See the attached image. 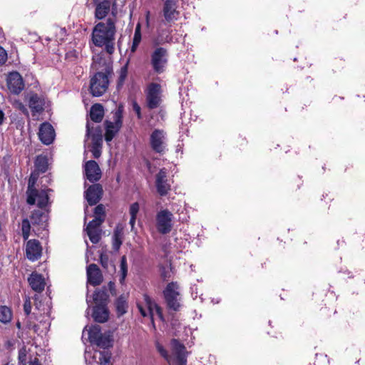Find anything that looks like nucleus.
Wrapping results in <instances>:
<instances>
[{
    "label": "nucleus",
    "mask_w": 365,
    "mask_h": 365,
    "mask_svg": "<svg viewBox=\"0 0 365 365\" xmlns=\"http://www.w3.org/2000/svg\"><path fill=\"white\" fill-rule=\"evenodd\" d=\"M101 63L104 66L103 71L97 72L90 81V91L92 96L98 97L103 95L109 85V77L113 74V67L110 62H106L101 57L93 58V66L95 69L101 68Z\"/></svg>",
    "instance_id": "f257e3e1"
},
{
    "label": "nucleus",
    "mask_w": 365,
    "mask_h": 365,
    "mask_svg": "<svg viewBox=\"0 0 365 365\" xmlns=\"http://www.w3.org/2000/svg\"><path fill=\"white\" fill-rule=\"evenodd\" d=\"M172 355H168L167 351L159 342L156 343V349L160 355L166 359L170 365H186L187 352L183 344L177 339L171 341Z\"/></svg>",
    "instance_id": "f03ea898"
},
{
    "label": "nucleus",
    "mask_w": 365,
    "mask_h": 365,
    "mask_svg": "<svg viewBox=\"0 0 365 365\" xmlns=\"http://www.w3.org/2000/svg\"><path fill=\"white\" fill-rule=\"evenodd\" d=\"M115 33V24H96L93 29V42L96 46L102 47L106 41L114 40Z\"/></svg>",
    "instance_id": "7ed1b4c3"
},
{
    "label": "nucleus",
    "mask_w": 365,
    "mask_h": 365,
    "mask_svg": "<svg viewBox=\"0 0 365 365\" xmlns=\"http://www.w3.org/2000/svg\"><path fill=\"white\" fill-rule=\"evenodd\" d=\"M137 307L141 315L144 317H149L153 323L155 314L160 319H163L160 307L147 294H143V301L138 302Z\"/></svg>",
    "instance_id": "20e7f679"
},
{
    "label": "nucleus",
    "mask_w": 365,
    "mask_h": 365,
    "mask_svg": "<svg viewBox=\"0 0 365 365\" xmlns=\"http://www.w3.org/2000/svg\"><path fill=\"white\" fill-rule=\"evenodd\" d=\"M146 105L149 109L158 108L162 103V88L159 83H150L145 90Z\"/></svg>",
    "instance_id": "39448f33"
},
{
    "label": "nucleus",
    "mask_w": 365,
    "mask_h": 365,
    "mask_svg": "<svg viewBox=\"0 0 365 365\" xmlns=\"http://www.w3.org/2000/svg\"><path fill=\"white\" fill-rule=\"evenodd\" d=\"M164 297L170 309L175 311L180 308V292L176 282L169 283L163 291Z\"/></svg>",
    "instance_id": "423d86ee"
},
{
    "label": "nucleus",
    "mask_w": 365,
    "mask_h": 365,
    "mask_svg": "<svg viewBox=\"0 0 365 365\" xmlns=\"http://www.w3.org/2000/svg\"><path fill=\"white\" fill-rule=\"evenodd\" d=\"M150 144L154 152L164 154L168 150L165 133L163 130H154L150 136Z\"/></svg>",
    "instance_id": "0eeeda50"
},
{
    "label": "nucleus",
    "mask_w": 365,
    "mask_h": 365,
    "mask_svg": "<svg viewBox=\"0 0 365 365\" xmlns=\"http://www.w3.org/2000/svg\"><path fill=\"white\" fill-rule=\"evenodd\" d=\"M173 215L168 210H163L156 215V227L161 234L169 233L173 227Z\"/></svg>",
    "instance_id": "6e6552de"
},
{
    "label": "nucleus",
    "mask_w": 365,
    "mask_h": 365,
    "mask_svg": "<svg viewBox=\"0 0 365 365\" xmlns=\"http://www.w3.org/2000/svg\"><path fill=\"white\" fill-rule=\"evenodd\" d=\"M168 63L166 49L160 47L156 48L151 56V64L155 72L161 73L165 71Z\"/></svg>",
    "instance_id": "1a4fd4ad"
},
{
    "label": "nucleus",
    "mask_w": 365,
    "mask_h": 365,
    "mask_svg": "<svg viewBox=\"0 0 365 365\" xmlns=\"http://www.w3.org/2000/svg\"><path fill=\"white\" fill-rule=\"evenodd\" d=\"M155 187L160 196L166 195L171 190V182L168 178V172L165 168L160 169L156 174Z\"/></svg>",
    "instance_id": "9d476101"
},
{
    "label": "nucleus",
    "mask_w": 365,
    "mask_h": 365,
    "mask_svg": "<svg viewBox=\"0 0 365 365\" xmlns=\"http://www.w3.org/2000/svg\"><path fill=\"white\" fill-rule=\"evenodd\" d=\"M105 125V140L108 143L113 139L122 126V116L120 113L119 111L116 112L114 115V122L106 120Z\"/></svg>",
    "instance_id": "9b49d317"
},
{
    "label": "nucleus",
    "mask_w": 365,
    "mask_h": 365,
    "mask_svg": "<svg viewBox=\"0 0 365 365\" xmlns=\"http://www.w3.org/2000/svg\"><path fill=\"white\" fill-rule=\"evenodd\" d=\"M42 247L37 240H27L26 244V256L31 262L37 261L41 257Z\"/></svg>",
    "instance_id": "f8f14e48"
},
{
    "label": "nucleus",
    "mask_w": 365,
    "mask_h": 365,
    "mask_svg": "<svg viewBox=\"0 0 365 365\" xmlns=\"http://www.w3.org/2000/svg\"><path fill=\"white\" fill-rule=\"evenodd\" d=\"M84 172L87 180L91 182L98 181L101 178V170L94 160H88L84 165Z\"/></svg>",
    "instance_id": "ddd939ff"
},
{
    "label": "nucleus",
    "mask_w": 365,
    "mask_h": 365,
    "mask_svg": "<svg viewBox=\"0 0 365 365\" xmlns=\"http://www.w3.org/2000/svg\"><path fill=\"white\" fill-rule=\"evenodd\" d=\"M9 89L15 94H19L24 88V83L21 76L18 72H11L7 78Z\"/></svg>",
    "instance_id": "4468645a"
},
{
    "label": "nucleus",
    "mask_w": 365,
    "mask_h": 365,
    "mask_svg": "<svg viewBox=\"0 0 365 365\" xmlns=\"http://www.w3.org/2000/svg\"><path fill=\"white\" fill-rule=\"evenodd\" d=\"M38 137L43 144H51L55 138V130L53 126L49 123H43L39 128Z\"/></svg>",
    "instance_id": "2eb2a0df"
},
{
    "label": "nucleus",
    "mask_w": 365,
    "mask_h": 365,
    "mask_svg": "<svg viewBox=\"0 0 365 365\" xmlns=\"http://www.w3.org/2000/svg\"><path fill=\"white\" fill-rule=\"evenodd\" d=\"M103 195V187L100 184L91 185L85 191V197L90 205H96Z\"/></svg>",
    "instance_id": "dca6fc26"
},
{
    "label": "nucleus",
    "mask_w": 365,
    "mask_h": 365,
    "mask_svg": "<svg viewBox=\"0 0 365 365\" xmlns=\"http://www.w3.org/2000/svg\"><path fill=\"white\" fill-rule=\"evenodd\" d=\"M36 193L33 195L34 202L28 203L30 205H34L36 203L39 208H46L49 204L48 192L51 191L50 189H44L38 190L35 189Z\"/></svg>",
    "instance_id": "f3484780"
},
{
    "label": "nucleus",
    "mask_w": 365,
    "mask_h": 365,
    "mask_svg": "<svg viewBox=\"0 0 365 365\" xmlns=\"http://www.w3.org/2000/svg\"><path fill=\"white\" fill-rule=\"evenodd\" d=\"M86 273L88 282L91 284L96 286L103 282V275L96 264H91L88 266Z\"/></svg>",
    "instance_id": "a211bd4d"
},
{
    "label": "nucleus",
    "mask_w": 365,
    "mask_h": 365,
    "mask_svg": "<svg viewBox=\"0 0 365 365\" xmlns=\"http://www.w3.org/2000/svg\"><path fill=\"white\" fill-rule=\"evenodd\" d=\"M177 2L178 0H166L164 4L163 14L167 21H173L176 19V16L178 14L177 11Z\"/></svg>",
    "instance_id": "6ab92c4d"
},
{
    "label": "nucleus",
    "mask_w": 365,
    "mask_h": 365,
    "mask_svg": "<svg viewBox=\"0 0 365 365\" xmlns=\"http://www.w3.org/2000/svg\"><path fill=\"white\" fill-rule=\"evenodd\" d=\"M28 281L31 289L35 292H41L44 289L46 283L41 274L33 272L28 278Z\"/></svg>",
    "instance_id": "aec40b11"
},
{
    "label": "nucleus",
    "mask_w": 365,
    "mask_h": 365,
    "mask_svg": "<svg viewBox=\"0 0 365 365\" xmlns=\"http://www.w3.org/2000/svg\"><path fill=\"white\" fill-rule=\"evenodd\" d=\"M111 2L109 0H103L96 3L95 16L98 20L103 19L110 11Z\"/></svg>",
    "instance_id": "412c9836"
},
{
    "label": "nucleus",
    "mask_w": 365,
    "mask_h": 365,
    "mask_svg": "<svg viewBox=\"0 0 365 365\" xmlns=\"http://www.w3.org/2000/svg\"><path fill=\"white\" fill-rule=\"evenodd\" d=\"M109 313L105 305L101 304L93 308V317L99 323L106 322L108 319Z\"/></svg>",
    "instance_id": "4be33fe9"
},
{
    "label": "nucleus",
    "mask_w": 365,
    "mask_h": 365,
    "mask_svg": "<svg viewBox=\"0 0 365 365\" xmlns=\"http://www.w3.org/2000/svg\"><path fill=\"white\" fill-rule=\"evenodd\" d=\"M44 102L37 94H31L29 100V106L33 113H40L43 110Z\"/></svg>",
    "instance_id": "5701e85b"
},
{
    "label": "nucleus",
    "mask_w": 365,
    "mask_h": 365,
    "mask_svg": "<svg viewBox=\"0 0 365 365\" xmlns=\"http://www.w3.org/2000/svg\"><path fill=\"white\" fill-rule=\"evenodd\" d=\"M38 179V173L36 172L32 173L30 175L29 183H28V187L26 190V202L31 203L34 202L33 200V195L36 193L35 191V184Z\"/></svg>",
    "instance_id": "b1692460"
},
{
    "label": "nucleus",
    "mask_w": 365,
    "mask_h": 365,
    "mask_svg": "<svg viewBox=\"0 0 365 365\" xmlns=\"http://www.w3.org/2000/svg\"><path fill=\"white\" fill-rule=\"evenodd\" d=\"M31 222L34 225H41L43 228L46 227L48 215L44 212L35 210L31 216Z\"/></svg>",
    "instance_id": "393cba45"
},
{
    "label": "nucleus",
    "mask_w": 365,
    "mask_h": 365,
    "mask_svg": "<svg viewBox=\"0 0 365 365\" xmlns=\"http://www.w3.org/2000/svg\"><path fill=\"white\" fill-rule=\"evenodd\" d=\"M104 110L102 105L96 103L92 106L90 111L91 119L96 123H100L103 118Z\"/></svg>",
    "instance_id": "a878e982"
},
{
    "label": "nucleus",
    "mask_w": 365,
    "mask_h": 365,
    "mask_svg": "<svg viewBox=\"0 0 365 365\" xmlns=\"http://www.w3.org/2000/svg\"><path fill=\"white\" fill-rule=\"evenodd\" d=\"M98 346L103 349H108L111 347L113 345V339L112 334L110 332L108 334H102V335L99 337V339L94 344Z\"/></svg>",
    "instance_id": "bb28decb"
},
{
    "label": "nucleus",
    "mask_w": 365,
    "mask_h": 365,
    "mask_svg": "<svg viewBox=\"0 0 365 365\" xmlns=\"http://www.w3.org/2000/svg\"><path fill=\"white\" fill-rule=\"evenodd\" d=\"M123 230L119 227H116L112 237L113 248L115 251H118L122 245Z\"/></svg>",
    "instance_id": "cd10ccee"
},
{
    "label": "nucleus",
    "mask_w": 365,
    "mask_h": 365,
    "mask_svg": "<svg viewBox=\"0 0 365 365\" xmlns=\"http://www.w3.org/2000/svg\"><path fill=\"white\" fill-rule=\"evenodd\" d=\"M88 339L91 344H95L99 337L102 335L100 326L94 325L88 330Z\"/></svg>",
    "instance_id": "c85d7f7f"
},
{
    "label": "nucleus",
    "mask_w": 365,
    "mask_h": 365,
    "mask_svg": "<svg viewBox=\"0 0 365 365\" xmlns=\"http://www.w3.org/2000/svg\"><path fill=\"white\" fill-rule=\"evenodd\" d=\"M36 170L39 173H45L48 168V160L46 157L43 155L37 156L35 160Z\"/></svg>",
    "instance_id": "c756f323"
},
{
    "label": "nucleus",
    "mask_w": 365,
    "mask_h": 365,
    "mask_svg": "<svg viewBox=\"0 0 365 365\" xmlns=\"http://www.w3.org/2000/svg\"><path fill=\"white\" fill-rule=\"evenodd\" d=\"M12 319V312L7 306H0V322L6 324Z\"/></svg>",
    "instance_id": "7c9ffc66"
},
{
    "label": "nucleus",
    "mask_w": 365,
    "mask_h": 365,
    "mask_svg": "<svg viewBox=\"0 0 365 365\" xmlns=\"http://www.w3.org/2000/svg\"><path fill=\"white\" fill-rule=\"evenodd\" d=\"M140 25L141 24H137L135 29L134 36H133V44L131 46V52L132 53H134L136 51L137 47L138 46L139 43L141 41V26H140Z\"/></svg>",
    "instance_id": "2f4dec72"
},
{
    "label": "nucleus",
    "mask_w": 365,
    "mask_h": 365,
    "mask_svg": "<svg viewBox=\"0 0 365 365\" xmlns=\"http://www.w3.org/2000/svg\"><path fill=\"white\" fill-rule=\"evenodd\" d=\"M115 305L118 314L123 315L126 312L128 304L126 299L123 296H120L117 299Z\"/></svg>",
    "instance_id": "473e14b6"
},
{
    "label": "nucleus",
    "mask_w": 365,
    "mask_h": 365,
    "mask_svg": "<svg viewBox=\"0 0 365 365\" xmlns=\"http://www.w3.org/2000/svg\"><path fill=\"white\" fill-rule=\"evenodd\" d=\"M87 235L91 242L93 244H97L101 240V232L99 229H87L86 228Z\"/></svg>",
    "instance_id": "72a5a7b5"
},
{
    "label": "nucleus",
    "mask_w": 365,
    "mask_h": 365,
    "mask_svg": "<svg viewBox=\"0 0 365 365\" xmlns=\"http://www.w3.org/2000/svg\"><path fill=\"white\" fill-rule=\"evenodd\" d=\"M108 294L104 289L96 291L93 294V301L96 303L103 304L107 301Z\"/></svg>",
    "instance_id": "f704fd0d"
},
{
    "label": "nucleus",
    "mask_w": 365,
    "mask_h": 365,
    "mask_svg": "<svg viewBox=\"0 0 365 365\" xmlns=\"http://www.w3.org/2000/svg\"><path fill=\"white\" fill-rule=\"evenodd\" d=\"M31 225L28 219H24L21 222L22 237L24 240H27L30 235Z\"/></svg>",
    "instance_id": "c9c22d12"
},
{
    "label": "nucleus",
    "mask_w": 365,
    "mask_h": 365,
    "mask_svg": "<svg viewBox=\"0 0 365 365\" xmlns=\"http://www.w3.org/2000/svg\"><path fill=\"white\" fill-rule=\"evenodd\" d=\"M100 135V137L102 136V130L99 126H97L96 128L91 127L90 123L88 122L86 124V137L88 138L89 136H96Z\"/></svg>",
    "instance_id": "e433bc0d"
},
{
    "label": "nucleus",
    "mask_w": 365,
    "mask_h": 365,
    "mask_svg": "<svg viewBox=\"0 0 365 365\" xmlns=\"http://www.w3.org/2000/svg\"><path fill=\"white\" fill-rule=\"evenodd\" d=\"M128 75V66L125 65L120 68L118 72V87H120L123 85L124 81Z\"/></svg>",
    "instance_id": "4c0bfd02"
},
{
    "label": "nucleus",
    "mask_w": 365,
    "mask_h": 365,
    "mask_svg": "<svg viewBox=\"0 0 365 365\" xmlns=\"http://www.w3.org/2000/svg\"><path fill=\"white\" fill-rule=\"evenodd\" d=\"M103 221L104 219L103 217H95V218L88 224L86 228L94 230L99 229V227Z\"/></svg>",
    "instance_id": "58836bf2"
},
{
    "label": "nucleus",
    "mask_w": 365,
    "mask_h": 365,
    "mask_svg": "<svg viewBox=\"0 0 365 365\" xmlns=\"http://www.w3.org/2000/svg\"><path fill=\"white\" fill-rule=\"evenodd\" d=\"M139 209L140 206L138 202H134L131 204L129 208V213L130 215V217H137Z\"/></svg>",
    "instance_id": "ea45409f"
},
{
    "label": "nucleus",
    "mask_w": 365,
    "mask_h": 365,
    "mask_svg": "<svg viewBox=\"0 0 365 365\" xmlns=\"http://www.w3.org/2000/svg\"><path fill=\"white\" fill-rule=\"evenodd\" d=\"M24 311L25 314L28 316L31 314V302L29 297H26L24 304Z\"/></svg>",
    "instance_id": "a19ab883"
},
{
    "label": "nucleus",
    "mask_w": 365,
    "mask_h": 365,
    "mask_svg": "<svg viewBox=\"0 0 365 365\" xmlns=\"http://www.w3.org/2000/svg\"><path fill=\"white\" fill-rule=\"evenodd\" d=\"M95 217H103L104 219L105 211L103 205H97L94 209Z\"/></svg>",
    "instance_id": "79ce46f5"
},
{
    "label": "nucleus",
    "mask_w": 365,
    "mask_h": 365,
    "mask_svg": "<svg viewBox=\"0 0 365 365\" xmlns=\"http://www.w3.org/2000/svg\"><path fill=\"white\" fill-rule=\"evenodd\" d=\"M114 40H109L103 45L108 53L112 54L114 52Z\"/></svg>",
    "instance_id": "37998d69"
},
{
    "label": "nucleus",
    "mask_w": 365,
    "mask_h": 365,
    "mask_svg": "<svg viewBox=\"0 0 365 365\" xmlns=\"http://www.w3.org/2000/svg\"><path fill=\"white\" fill-rule=\"evenodd\" d=\"M92 146H102L103 137L97 135L96 136H92Z\"/></svg>",
    "instance_id": "c03bdc74"
},
{
    "label": "nucleus",
    "mask_w": 365,
    "mask_h": 365,
    "mask_svg": "<svg viewBox=\"0 0 365 365\" xmlns=\"http://www.w3.org/2000/svg\"><path fill=\"white\" fill-rule=\"evenodd\" d=\"M133 109L136 113L138 118L141 119L142 118V114H141V108L140 106L138 105V103L136 101L133 102Z\"/></svg>",
    "instance_id": "a18cd8bd"
},
{
    "label": "nucleus",
    "mask_w": 365,
    "mask_h": 365,
    "mask_svg": "<svg viewBox=\"0 0 365 365\" xmlns=\"http://www.w3.org/2000/svg\"><path fill=\"white\" fill-rule=\"evenodd\" d=\"M91 151L95 158H98L101 155V146H92Z\"/></svg>",
    "instance_id": "49530a36"
},
{
    "label": "nucleus",
    "mask_w": 365,
    "mask_h": 365,
    "mask_svg": "<svg viewBox=\"0 0 365 365\" xmlns=\"http://www.w3.org/2000/svg\"><path fill=\"white\" fill-rule=\"evenodd\" d=\"M7 60V53L6 51L0 46V64H3Z\"/></svg>",
    "instance_id": "de8ad7c7"
},
{
    "label": "nucleus",
    "mask_w": 365,
    "mask_h": 365,
    "mask_svg": "<svg viewBox=\"0 0 365 365\" xmlns=\"http://www.w3.org/2000/svg\"><path fill=\"white\" fill-rule=\"evenodd\" d=\"M120 275L119 282L121 284H123L125 283V279L127 276L128 269H120Z\"/></svg>",
    "instance_id": "09e8293b"
},
{
    "label": "nucleus",
    "mask_w": 365,
    "mask_h": 365,
    "mask_svg": "<svg viewBox=\"0 0 365 365\" xmlns=\"http://www.w3.org/2000/svg\"><path fill=\"white\" fill-rule=\"evenodd\" d=\"M100 262H101V265L106 268L108 267V257L105 255H101L100 256Z\"/></svg>",
    "instance_id": "8fccbe9b"
},
{
    "label": "nucleus",
    "mask_w": 365,
    "mask_h": 365,
    "mask_svg": "<svg viewBox=\"0 0 365 365\" xmlns=\"http://www.w3.org/2000/svg\"><path fill=\"white\" fill-rule=\"evenodd\" d=\"M120 269H128L127 267V259L125 256H123L120 259Z\"/></svg>",
    "instance_id": "3c124183"
},
{
    "label": "nucleus",
    "mask_w": 365,
    "mask_h": 365,
    "mask_svg": "<svg viewBox=\"0 0 365 365\" xmlns=\"http://www.w3.org/2000/svg\"><path fill=\"white\" fill-rule=\"evenodd\" d=\"M26 353L21 351L19 354V363H24L26 361Z\"/></svg>",
    "instance_id": "603ef678"
},
{
    "label": "nucleus",
    "mask_w": 365,
    "mask_h": 365,
    "mask_svg": "<svg viewBox=\"0 0 365 365\" xmlns=\"http://www.w3.org/2000/svg\"><path fill=\"white\" fill-rule=\"evenodd\" d=\"M108 288L113 295L115 294V283L110 282L108 284Z\"/></svg>",
    "instance_id": "864d4df0"
},
{
    "label": "nucleus",
    "mask_w": 365,
    "mask_h": 365,
    "mask_svg": "<svg viewBox=\"0 0 365 365\" xmlns=\"http://www.w3.org/2000/svg\"><path fill=\"white\" fill-rule=\"evenodd\" d=\"M136 217H130L129 224L131 226V230H133L135 224Z\"/></svg>",
    "instance_id": "5fc2aeb1"
},
{
    "label": "nucleus",
    "mask_w": 365,
    "mask_h": 365,
    "mask_svg": "<svg viewBox=\"0 0 365 365\" xmlns=\"http://www.w3.org/2000/svg\"><path fill=\"white\" fill-rule=\"evenodd\" d=\"M29 365H41V364L39 363L38 359L35 358L34 360L30 361Z\"/></svg>",
    "instance_id": "6e6d98bb"
},
{
    "label": "nucleus",
    "mask_w": 365,
    "mask_h": 365,
    "mask_svg": "<svg viewBox=\"0 0 365 365\" xmlns=\"http://www.w3.org/2000/svg\"><path fill=\"white\" fill-rule=\"evenodd\" d=\"M4 120V114L3 111L0 109V125L2 124Z\"/></svg>",
    "instance_id": "4d7b16f0"
},
{
    "label": "nucleus",
    "mask_w": 365,
    "mask_h": 365,
    "mask_svg": "<svg viewBox=\"0 0 365 365\" xmlns=\"http://www.w3.org/2000/svg\"><path fill=\"white\" fill-rule=\"evenodd\" d=\"M112 6H113V8H112V14H113V15H115V1H114V2H113Z\"/></svg>",
    "instance_id": "13d9d810"
},
{
    "label": "nucleus",
    "mask_w": 365,
    "mask_h": 365,
    "mask_svg": "<svg viewBox=\"0 0 365 365\" xmlns=\"http://www.w3.org/2000/svg\"><path fill=\"white\" fill-rule=\"evenodd\" d=\"M20 108L23 110V111H26V109L25 108L24 106L22 105L21 103L20 104Z\"/></svg>",
    "instance_id": "bf43d9fd"
},
{
    "label": "nucleus",
    "mask_w": 365,
    "mask_h": 365,
    "mask_svg": "<svg viewBox=\"0 0 365 365\" xmlns=\"http://www.w3.org/2000/svg\"><path fill=\"white\" fill-rule=\"evenodd\" d=\"M112 23L110 21H108L107 24Z\"/></svg>",
    "instance_id": "052dcab7"
}]
</instances>
